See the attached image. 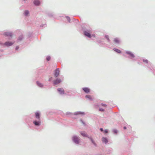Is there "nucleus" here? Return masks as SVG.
<instances>
[{"mask_svg":"<svg viewBox=\"0 0 155 155\" xmlns=\"http://www.w3.org/2000/svg\"><path fill=\"white\" fill-rule=\"evenodd\" d=\"M143 62L145 63H146L147 64V65H148L147 67L148 68H149L150 69V70H152L151 68L149 67V65H150V66H151V64L150 62H149V63L148 62V61L147 60L143 59Z\"/></svg>","mask_w":155,"mask_h":155,"instance_id":"11","label":"nucleus"},{"mask_svg":"<svg viewBox=\"0 0 155 155\" xmlns=\"http://www.w3.org/2000/svg\"><path fill=\"white\" fill-rule=\"evenodd\" d=\"M80 121L84 125H86L85 123L83 120L82 119H81L80 120Z\"/></svg>","mask_w":155,"mask_h":155,"instance_id":"32","label":"nucleus"},{"mask_svg":"<svg viewBox=\"0 0 155 155\" xmlns=\"http://www.w3.org/2000/svg\"><path fill=\"white\" fill-rule=\"evenodd\" d=\"M49 17H52L54 15V14L53 12H48L47 13Z\"/></svg>","mask_w":155,"mask_h":155,"instance_id":"21","label":"nucleus"},{"mask_svg":"<svg viewBox=\"0 0 155 155\" xmlns=\"http://www.w3.org/2000/svg\"><path fill=\"white\" fill-rule=\"evenodd\" d=\"M85 97L87 98H88L89 100L91 101L92 100V99L91 98V96L90 95H86L85 96Z\"/></svg>","mask_w":155,"mask_h":155,"instance_id":"24","label":"nucleus"},{"mask_svg":"<svg viewBox=\"0 0 155 155\" xmlns=\"http://www.w3.org/2000/svg\"><path fill=\"white\" fill-rule=\"evenodd\" d=\"M29 14V11L28 10H25L24 13V14L25 16H27Z\"/></svg>","mask_w":155,"mask_h":155,"instance_id":"23","label":"nucleus"},{"mask_svg":"<svg viewBox=\"0 0 155 155\" xmlns=\"http://www.w3.org/2000/svg\"><path fill=\"white\" fill-rule=\"evenodd\" d=\"M57 90L59 94L61 95H63L65 94L64 90L62 88H58L57 89Z\"/></svg>","mask_w":155,"mask_h":155,"instance_id":"6","label":"nucleus"},{"mask_svg":"<svg viewBox=\"0 0 155 155\" xmlns=\"http://www.w3.org/2000/svg\"><path fill=\"white\" fill-rule=\"evenodd\" d=\"M19 48V47L18 46H16V48H15V50H17Z\"/></svg>","mask_w":155,"mask_h":155,"instance_id":"34","label":"nucleus"},{"mask_svg":"<svg viewBox=\"0 0 155 155\" xmlns=\"http://www.w3.org/2000/svg\"><path fill=\"white\" fill-rule=\"evenodd\" d=\"M14 42H12L9 41H7L5 42L3 44L5 45L8 47L12 46L14 44Z\"/></svg>","mask_w":155,"mask_h":155,"instance_id":"8","label":"nucleus"},{"mask_svg":"<svg viewBox=\"0 0 155 155\" xmlns=\"http://www.w3.org/2000/svg\"><path fill=\"white\" fill-rule=\"evenodd\" d=\"M94 145V146L95 147H97V144H96V143H95V142L94 143H93Z\"/></svg>","mask_w":155,"mask_h":155,"instance_id":"38","label":"nucleus"},{"mask_svg":"<svg viewBox=\"0 0 155 155\" xmlns=\"http://www.w3.org/2000/svg\"><path fill=\"white\" fill-rule=\"evenodd\" d=\"M101 106H102L103 107H106L107 106V105L106 104H103V103L101 104Z\"/></svg>","mask_w":155,"mask_h":155,"instance_id":"29","label":"nucleus"},{"mask_svg":"<svg viewBox=\"0 0 155 155\" xmlns=\"http://www.w3.org/2000/svg\"><path fill=\"white\" fill-rule=\"evenodd\" d=\"M65 18L67 19V21L69 22H70L71 19L68 16H66Z\"/></svg>","mask_w":155,"mask_h":155,"instance_id":"26","label":"nucleus"},{"mask_svg":"<svg viewBox=\"0 0 155 155\" xmlns=\"http://www.w3.org/2000/svg\"><path fill=\"white\" fill-rule=\"evenodd\" d=\"M99 110L100 111L104 112V110L102 108H99Z\"/></svg>","mask_w":155,"mask_h":155,"instance_id":"30","label":"nucleus"},{"mask_svg":"<svg viewBox=\"0 0 155 155\" xmlns=\"http://www.w3.org/2000/svg\"><path fill=\"white\" fill-rule=\"evenodd\" d=\"M50 81V79H49V81Z\"/></svg>","mask_w":155,"mask_h":155,"instance_id":"44","label":"nucleus"},{"mask_svg":"<svg viewBox=\"0 0 155 155\" xmlns=\"http://www.w3.org/2000/svg\"><path fill=\"white\" fill-rule=\"evenodd\" d=\"M100 130L101 131V132H102L104 131V130H103V129L102 128H100Z\"/></svg>","mask_w":155,"mask_h":155,"instance_id":"37","label":"nucleus"},{"mask_svg":"<svg viewBox=\"0 0 155 155\" xmlns=\"http://www.w3.org/2000/svg\"><path fill=\"white\" fill-rule=\"evenodd\" d=\"M4 35L6 36L12 37L13 33L12 32H5L4 33Z\"/></svg>","mask_w":155,"mask_h":155,"instance_id":"14","label":"nucleus"},{"mask_svg":"<svg viewBox=\"0 0 155 155\" xmlns=\"http://www.w3.org/2000/svg\"><path fill=\"white\" fill-rule=\"evenodd\" d=\"M91 141L92 143H93L95 142V141L93 139L91 140Z\"/></svg>","mask_w":155,"mask_h":155,"instance_id":"39","label":"nucleus"},{"mask_svg":"<svg viewBox=\"0 0 155 155\" xmlns=\"http://www.w3.org/2000/svg\"><path fill=\"white\" fill-rule=\"evenodd\" d=\"M104 132L105 133H107L108 132V130L107 129H105L104 130Z\"/></svg>","mask_w":155,"mask_h":155,"instance_id":"33","label":"nucleus"},{"mask_svg":"<svg viewBox=\"0 0 155 155\" xmlns=\"http://www.w3.org/2000/svg\"><path fill=\"white\" fill-rule=\"evenodd\" d=\"M113 50L118 53H120L121 52L120 50L117 48H113Z\"/></svg>","mask_w":155,"mask_h":155,"instance_id":"22","label":"nucleus"},{"mask_svg":"<svg viewBox=\"0 0 155 155\" xmlns=\"http://www.w3.org/2000/svg\"><path fill=\"white\" fill-rule=\"evenodd\" d=\"M0 51H3V50H0Z\"/></svg>","mask_w":155,"mask_h":155,"instance_id":"42","label":"nucleus"},{"mask_svg":"<svg viewBox=\"0 0 155 155\" xmlns=\"http://www.w3.org/2000/svg\"><path fill=\"white\" fill-rule=\"evenodd\" d=\"M114 41L116 44H119L120 43V40L117 38H115Z\"/></svg>","mask_w":155,"mask_h":155,"instance_id":"20","label":"nucleus"},{"mask_svg":"<svg viewBox=\"0 0 155 155\" xmlns=\"http://www.w3.org/2000/svg\"><path fill=\"white\" fill-rule=\"evenodd\" d=\"M85 114L84 112H81V111H77L76 112H75L74 114H73V113L70 112H67L66 113V115H69L70 116H71V117H72L73 118V117H72V116L74 115H84Z\"/></svg>","mask_w":155,"mask_h":155,"instance_id":"3","label":"nucleus"},{"mask_svg":"<svg viewBox=\"0 0 155 155\" xmlns=\"http://www.w3.org/2000/svg\"><path fill=\"white\" fill-rule=\"evenodd\" d=\"M77 21H78V20L77 19H75Z\"/></svg>","mask_w":155,"mask_h":155,"instance_id":"43","label":"nucleus"},{"mask_svg":"<svg viewBox=\"0 0 155 155\" xmlns=\"http://www.w3.org/2000/svg\"><path fill=\"white\" fill-rule=\"evenodd\" d=\"M33 123L35 127H39L41 125V122L40 119L35 120L33 121Z\"/></svg>","mask_w":155,"mask_h":155,"instance_id":"5","label":"nucleus"},{"mask_svg":"<svg viewBox=\"0 0 155 155\" xmlns=\"http://www.w3.org/2000/svg\"><path fill=\"white\" fill-rule=\"evenodd\" d=\"M61 81V79L57 78L56 80L54 81L53 84L54 85H57L60 83Z\"/></svg>","mask_w":155,"mask_h":155,"instance_id":"12","label":"nucleus"},{"mask_svg":"<svg viewBox=\"0 0 155 155\" xmlns=\"http://www.w3.org/2000/svg\"><path fill=\"white\" fill-rule=\"evenodd\" d=\"M111 151H110V152H109V153H110L111 152Z\"/></svg>","mask_w":155,"mask_h":155,"instance_id":"45","label":"nucleus"},{"mask_svg":"<svg viewBox=\"0 0 155 155\" xmlns=\"http://www.w3.org/2000/svg\"><path fill=\"white\" fill-rule=\"evenodd\" d=\"M33 3L36 6H38L40 5V2L39 0H34Z\"/></svg>","mask_w":155,"mask_h":155,"instance_id":"17","label":"nucleus"},{"mask_svg":"<svg viewBox=\"0 0 155 155\" xmlns=\"http://www.w3.org/2000/svg\"><path fill=\"white\" fill-rule=\"evenodd\" d=\"M35 117L37 119H40V114L39 111H38L35 112Z\"/></svg>","mask_w":155,"mask_h":155,"instance_id":"13","label":"nucleus"},{"mask_svg":"<svg viewBox=\"0 0 155 155\" xmlns=\"http://www.w3.org/2000/svg\"><path fill=\"white\" fill-rule=\"evenodd\" d=\"M60 71L59 68H56L54 72V76L56 77H57L58 76L59 74Z\"/></svg>","mask_w":155,"mask_h":155,"instance_id":"7","label":"nucleus"},{"mask_svg":"<svg viewBox=\"0 0 155 155\" xmlns=\"http://www.w3.org/2000/svg\"><path fill=\"white\" fill-rule=\"evenodd\" d=\"M37 86L40 87L42 88L44 87L43 84L39 81H37L36 82Z\"/></svg>","mask_w":155,"mask_h":155,"instance_id":"16","label":"nucleus"},{"mask_svg":"<svg viewBox=\"0 0 155 155\" xmlns=\"http://www.w3.org/2000/svg\"><path fill=\"white\" fill-rule=\"evenodd\" d=\"M87 137L88 138H89L91 141L93 139L91 136L89 137L88 135H87Z\"/></svg>","mask_w":155,"mask_h":155,"instance_id":"31","label":"nucleus"},{"mask_svg":"<svg viewBox=\"0 0 155 155\" xmlns=\"http://www.w3.org/2000/svg\"><path fill=\"white\" fill-rule=\"evenodd\" d=\"M97 43L100 46H102L103 44L102 41L100 40H97Z\"/></svg>","mask_w":155,"mask_h":155,"instance_id":"19","label":"nucleus"},{"mask_svg":"<svg viewBox=\"0 0 155 155\" xmlns=\"http://www.w3.org/2000/svg\"><path fill=\"white\" fill-rule=\"evenodd\" d=\"M123 128L124 130H125L127 129V127L125 126Z\"/></svg>","mask_w":155,"mask_h":155,"instance_id":"40","label":"nucleus"},{"mask_svg":"<svg viewBox=\"0 0 155 155\" xmlns=\"http://www.w3.org/2000/svg\"><path fill=\"white\" fill-rule=\"evenodd\" d=\"M126 53L129 55V58L130 59L132 60L133 61H135L136 60H135L133 59V58H134L135 56L131 52L129 51H126Z\"/></svg>","mask_w":155,"mask_h":155,"instance_id":"4","label":"nucleus"},{"mask_svg":"<svg viewBox=\"0 0 155 155\" xmlns=\"http://www.w3.org/2000/svg\"><path fill=\"white\" fill-rule=\"evenodd\" d=\"M82 89L84 92L87 94L89 93L90 91V89L88 87H83L82 88Z\"/></svg>","mask_w":155,"mask_h":155,"instance_id":"9","label":"nucleus"},{"mask_svg":"<svg viewBox=\"0 0 155 155\" xmlns=\"http://www.w3.org/2000/svg\"><path fill=\"white\" fill-rule=\"evenodd\" d=\"M102 141L103 143L107 144L108 142L107 138L105 137H103L102 138Z\"/></svg>","mask_w":155,"mask_h":155,"instance_id":"15","label":"nucleus"},{"mask_svg":"<svg viewBox=\"0 0 155 155\" xmlns=\"http://www.w3.org/2000/svg\"><path fill=\"white\" fill-rule=\"evenodd\" d=\"M51 59V57L50 56H48L46 57V60L47 61H49Z\"/></svg>","mask_w":155,"mask_h":155,"instance_id":"27","label":"nucleus"},{"mask_svg":"<svg viewBox=\"0 0 155 155\" xmlns=\"http://www.w3.org/2000/svg\"><path fill=\"white\" fill-rule=\"evenodd\" d=\"M72 140L73 142L76 144H79L81 139L79 136L77 135H74L72 137Z\"/></svg>","mask_w":155,"mask_h":155,"instance_id":"1","label":"nucleus"},{"mask_svg":"<svg viewBox=\"0 0 155 155\" xmlns=\"http://www.w3.org/2000/svg\"><path fill=\"white\" fill-rule=\"evenodd\" d=\"M91 37H95V35L94 34H93L92 35H91Z\"/></svg>","mask_w":155,"mask_h":155,"instance_id":"36","label":"nucleus"},{"mask_svg":"<svg viewBox=\"0 0 155 155\" xmlns=\"http://www.w3.org/2000/svg\"><path fill=\"white\" fill-rule=\"evenodd\" d=\"M0 45H3V44L2 43L0 42Z\"/></svg>","mask_w":155,"mask_h":155,"instance_id":"41","label":"nucleus"},{"mask_svg":"<svg viewBox=\"0 0 155 155\" xmlns=\"http://www.w3.org/2000/svg\"><path fill=\"white\" fill-rule=\"evenodd\" d=\"M105 37L107 39L108 42H110V40L109 38V36H108V35H105Z\"/></svg>","mask_w":155,"mask_h":155,"instance_id":"25","label":"nucleus"},{"mask_svg":"<svg viewBox=\"0 0 155 155\" xmlns=\"http://www.w3.org/2000/svg\"><path fill=\"white\" fill-rule=\"evenodd\" d=\"M44 26H45V27L46 26V25L45 24H43V25H41L40 26V27H43Z\"/></svg>","mask_w":155,"mask_h":155,"instance_id":"35","label":"nucleus"},{"mask_svg":"<svg viewBox=\"0 0 155 155\" xmlns=\"http://www.w3.org/2000/svg\"><path fill=\"white\" fill-rule=\"evenodd\" d=\"M23 35H21L18 38L16 41L17 43H20L23 40Z\"/></svg>","mask_w":155,"mask_h":155,"instance_id":"10","label":"nucleus"},{"mask_svg":"<svg viewBox=\"0 0 155 155\" xmlns=\"http://www.w3.org/2000/svg\"><path fill=\"white\" fill-rule=\"evenodd\" d=\"M80 133L81 134V135L83 136L84 137H87V134L84 131H82L80 132Z\"/></svg>","mask_w":155,"mask_h":155,"instance_id":"18","label":"nucleus"},{"mask_svg":"<svg viewBox=\"0 0 155 155\" xmlns=\"http://www.w3.org/2000/svg\"><path fill=\"white\" fill-rule=\"evenodd\" d=\"M92 32V30L91 28L86 29L83 30L84 35L85 36L89 38L91 37V33Z\"/></svg>","mask_w":155,"mask_h":155,"instance_id":"2","label":"nucleus"},{"mask_svg":"<svg viewBox=\"0 0 155 155\" xmlns=\"http://www.w3.org/2000/svg\"><path fill=\"white\" fill-rule=\"evenodd\" d=\"M113 132L114 134H116L117 133L118 130L116 129H114L113 130Z\"/></svg>","mask_w":155,"mask_h":155,"instance_id":"28","label":"nucleus"}]
</instances>
